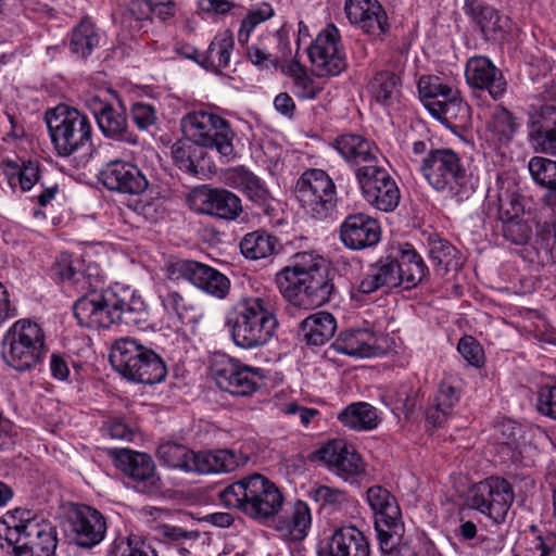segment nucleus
I'll return each mask as SVG.
<instances>
[{"label":"nucleus","instance_id":"obj_49","mask_svg":"<svg viewBox=\"0 0 556 556\" xmlns=\"http://www.w3.org/2000/svg\"><path fill=\"white\" fill-rule=\"evenodd\" d=\"M214 113L205 110L193 111L181 118V130L185 136L198 144V142H212L207 136V130L212 129V118Z\"/></svg>","mask_w":556,"mask_h":556},{"label":"nucleus","instance_id":"obj_5","mask_svg":"<svg viewBox=\"0 0 556 556\" xmlns=\"http://www.w3.org/2000/svg\"><path fill=\"white\" fill-rule=\"evenodd\" d=\"M226 326L237 346L252 350L264 346L273 339L278 320L268 301L248 298L227 315Z\"/></svg>","mask_w":556,"mask_h":556},{"label":"nucleus","instance_id":"obj_20","mask_svg":"<svg viewBox=\"0 0 556 556\" xmlns=\"http://www.w3.org/2000/svg\"><path fill=\"white\" fill-rule=\"evenodd\" d=\"M99 179L106 189L131 195L142 194L149 187V180L138 165L124 160L106 163Z\"/></svg>","mask_w":556,"mask_h":556},{"label":"nucleus","instance_id":"obj_62","mask_svg":"<svg viewBox=\"0 0 556 556\" xmlns=\"http://www.w3.org/2000/svg\"><path fill=\"white\" fill-rule=\"evenodd\" d=\"M536 237L539 247L548 262L556 265V222L539 224Z\"/></svg>","mask_w":556,"mask_h":556},{"label":"nucleus","instance_id":"obj_18","mask_svg":"<svg viewBox=\"0 0 556 556\" xmlns=\"http://www.w3.org/2000/svg\"><path fill=\"white\" fill-rule=\"evenodd\" d=\"M72 541L79 547L92 548L105 538L108 523L105 516L88 505H77L67 517Z\"/></svg>","mask_w":556,"mask_h":556},{"label":"nucleus","instance_id":"obj_34","mask_svg":"<svg viewBox=\"0 0 556 556\" xmlns=\"http://www.w3.org/2000/svg\"><path fill=\"white\" fill-rule=\"evenodd\" d=\"M337 330V320L331 313L316 312L300 324L302 340L314 346H319L332 339Z\"/></svg>","mask_w":556,"mask_h":556},{"label":"nucleus","instance_id":"obj_61","mask_svg":"<svg viewBox=\"0 0 556 556\" xmlns=\"http://www.w3.org/2000/svg\"><path fill=\"white\" fill-rule=\"evenodd\" d=\"M151 18V2H131L122 15V24L131 30H140L143 23Z\"/></svg>","mask_w":556,"mask_h":556},{"label":"nucleus","instance_id":"obj_43","mask_svg":"<svg viewBox=\"0 0 556 556\" xmlns=\"http://www.w3.org/2000/svg\"><path fill=\"white\" fill-rule=\"evenodd\" d=\"M459 401V391L448 381L443 380L428 409L427 418L433 426H442Z\"/></svg>","mask_w":556,"mask_h":556},{"label":"nucleus","instance_id":"obj_60","mask_svg":"<svg viewBox=\"0 0 556 556\" xmlns=\"http://www.w3.org/2000/svg\"><path fill=\"white\" fill-rule=\"evenodd\" d=\"M274 15V9L268 3H262L260 7L252 9L243 18L238 31V41L245 45L249 41L253 29L261 23L267 21Z\"/></svg>","mask_w":556,"mask_h":556},{"label":"nucleus","instance_id":"obj_14","mask_svg":"<svg viewBox=\"0 0 556 556\" xmlns=\"http://www.w3.org/2000/svg\"><path fill=\"white\" fill-rule=\"evenodd\" d=\"M165 273L169 280H187L217 299H224L229 293V279L217 269L197 261H169L165 265Z\"/></svg>","mask_w":556,"mask_h":556},{"label":"nucleus","instance_id":"obj_21","mask_svg":"<svg viewBox=\"0 0 556 556\" xmlns=\"http://www.w3.org/2000/svg\"><path fill=\"white\" fill-rule=\"evenodd\" d=\"M465 78L470 88L488 91L493 100L503 98L507 90V81L502 71L484 55H475L467 60Z\"/></svg>","mask_w":556,"mask_h":556},{"label":"nucleus","instance_id":"obj_40","mask_svg":"<svg viewBox=\"0 0 556 556\" xmlns=\"http://www.w3.org/2000/svg\"><path fill=\"white\" fill-rule=\"evenodd\" d=\"M52 274L55 278L78 292L87 291L90 288V281L83 271V264L78 258L71 254L62 253L52 265Z\"/></svg>","mask_w":556,"mask_h":556},{"label":"nucleus","instance_id":"obj_11","mask_svg":"<svg viewBox=\"0 0 556 556\" xmlns=\"http://www.w3.org/2000/svg\"><path fill=\"white\" fill-rule=\"evenodd\" d=\"M211 371L217 387L235 396L252 395L264 379L262 369L244 365L226 354L214 356Z\"/></svg>","mask_w":556,"mask_h":556},{"label":"nucleus","instance_id":"obj_9","mask_svg":"<svg viewBox=\"0 0 556 556\" xmlns=\"http://www.w3.org/2000/svg\"><path fill=\"white\" fill-rule=\"evenodd\" d=\"M47 353L41 327L28 319L15 321L3 338V357L9 366L26 371L39 364Z\"/></svg>","mask_w":556,"mask_h":556},{"label":"nucleus","instance_id":"obj_56","mask_svg":"<svg viewBox=\"0 0 556 556\" xmlns=\"http://www.w3.org/2000/svg\"><path fill=\"white\" fill-rule=\"evenodd\" d=\"M418 91L425 106L429 110V103L441 102L453 97L454 89L443 84L438 76H422L418 80Z\"/></svg>","mask_w":556,"mask_h":556},{"label":"nucleus","instance_id":"obj_7","mask_svg":"<svg viewBox=\"0 0 556 556\" xmlns=\"http://www.w3.org/2000/svg\"><path fill=\"white\" fill-rule=\"evenodd\" d=\"M45 121L58 155L70 156L91 144V122L76 108L59 104L46 112Z\"/></svg>","mask_w":556,"mask_h":556},{"label":"nucleus","instance_id":"obj_39","mask_svg":"<svg viewBox=\"0 0 556 556\" xmlns=\"http://www.w3.org/2000/svg\"><path fill=\"white\" fill-rule=\"evenodd\" d=\"M399 278L404 289H412L419 285L426 277L428 268L422 257L412 248L405 244L401 249V258L397 260Z\"/></svg>","mask_w":556,"mask_h":556},{"label":"nucleus","instance_id":"obj_44","mask_svg":"<svg viewBox=\"0 0 556 556\" xmlns=\"http://www.w3.org/2000/svg\"><path fill=\"white\" fill-rule=\"evenodd\" d=\"M212 119V129L206 131L212 142H198L197 146L201 149L216 150L224 157L232 156L235 152L232 144L235 134L229 123L215 113Z\"/></svg>","mask_w":556,"mask_h":556},{"label":"nucleus","instance_id":"obj_38","mask_svg":"<svg viewBox=\"0 0 556 556\" xmlns=\"http://www.w3.org/2000/svg\"><path fill=\"white\" fill-rule=\"evenodd\" d=\"M430 114L450 126H464L469 121V105L457 96V91H453V97L444 99L441 102L429 103Z\"/></svg>","mask_w":556,"mask_h":556},{"label":"nucleus","instance_id":"obj_47","mask_svg":"<svg viewBox=\"0 0 556 556\" xmlns=\"http://www.w3.org/2000/svg\"><path fill=\"white\" fill-rule=\"evenodd\" d=\"M519 123L514 114L503 106H497L493 111L490 121L486 124V129L491 139L506 144L514 138Z\"/></svg>","mask_w":556,"mask_h":556},{"label":"nucleus","instance_id":"obj_54","mask_svg":"<svg viewBox=\"0 0 556 556\" xmlns=\"http://www.w3.org/2000/svg\"><path fill=\"white\" fill-rule=\"evenodd\" d=\"M173 159L179 169L197 176L203 166L200 161L203 159L204 152L199 146L193 143H176L172 150Z\"/></svg>","mask_w":556,"mask_h":556},{"label":"nucleus","instance_id":"obj_41","mask_svg":"<svg viewBox=\"0 0 556 556\" xmlns=\"http://www.w3.org/2000/svg\"><path fill=\"white\" fill-rule=\"evenodd\" d=\"M159 299L169 318H177L182 324L195 319V306L191 299L184 296L178 290L164 286L159 289Z\"/></svg>","mask_w":556,"mask_h":556},{"label":"nucleus","instance_id":"obj_35","mask_svg":"<svg viewBox=\"0 0 556 556\" xmlns=\"http://www.w3.org/2000/svg\"><path fill=\"white\" fill-rule=\"evenodd\" d=\"M464 11L479 26L485 39H495L502 31L500 13L482 0H465Z\"/></svg>","mask_w":556,"mask_h":556},{"label":"nucleus","instance_id":"obj_29","mask_svg":"<svg viewBox=\"0 0 556 556\" xmlns=\"http://www.w3.org/2000/svg\"><path fill=\"white\" fill-rule=\"evenodd\" d=\"M397 258L387 255L381 256L370 264L362 277L357 290L363 294H371L379 290H390L401 286L397 274Z\"/></svg>","mask_w":556,"mask_h":556},{"label":"nucleus","instance_id":"obj_36","mask_svg":"<svg viewBox=\"0 0 556 556\" xmlns=\"http://www.w3.org/2000/svg\"><path fill=\"white\" fill-rule=\"evenodd\" d=\"M338 420L356 431H370L378 427L380 417L376 407L367 402H355L338 414Z\"/></svg>","mask_w":556,"mask_h":556},{"label":"nucleus","instance_id":"obj_25","mask_svg":"<svg viewBox=\"0 0 556 556\" xmlns=\"http://www.w3.org/2000/svg\"><path fill=\"white\" fill-rule=\"evenodd\" d=\"M318 556H370L369 541L355 526H342L320 545Z\"/></svg>","mask_w":556,"mask_h":556},{"label":"nucleus","instance_id":"obj_53","mask_svg":"<svg viewBox=\"0 0 556 556\" xmlns=\"http://www.w3.org/2000/svg\"><path fill=\"white\" fill-rule=\"evenodd\" d=\"M156 454L167 467L191 471L194 452L187 446L175 442H164L159 445Z\"/></svg>","mask_w":556,"mask_h":556},{"label":"nucleus","instance_id":"obj_50","mask_svg":"<svg viewBox=\"0 0 556 556\" xmlns=\"http://www.w3.org/2000/svg\"><path fill=\"white\" fill-rule=\"evenodd\" d=\"M428 248L431 262L442 275L459 266L458 252L447 240L437 236L430 237Z\"/></svg>","mask_w":556,"mask_h":556},{"label":"nucleus","instance_id":"obj_22","mask_svg":"<svg viewBox=\"0 0 556 556\" xmlns=\"http://www.w3.org/2000/svg\"><path fill=\"white\" fill-rule=\"evenodd\" d=\"M317 457L338 476L349 479L365 472V463L352 444L331 440L317 451Z\"/></svg>","mask_w":556,"mask_h":556},{"label":"nucleus","instance_id":"obj_59","mask_svg":"<svg viewBox=\"0 0 556 556\" xmlns=\"http://www.w3.org/2000/svg\"><path fill=\"white\" fill-rule=\"evenodd\" d=\"M267 39L277 43L276 52H273L275 67H281L283 72L285 67L294 61H299L296 58L298 52L294 55L292 54L289 29L285 26L279 28L274 35H267Z\"/></svg>","mask_w":556,"mask_h":556},{"label":"nucleus","instance_id":"obj_23","mask_svg":"<svg viewBox=\"0 0 556 556\" xmlns=\"http://www.w3.org/2000/svg\"><path fill=\"white\" fill-rule=\"evenodd\" d=\"M344 11L351 24L376 39H382L389 29L387 13L378 0H345Z\"/></svg>","mask_w":556,"mask_h":556},{"label":"nucleus","instance_id":"obj_31","mask_svg":"<svg viewBox=\"0 0 556 556\" xmlns=\"http://www.w3.org/2000/svg\"><path fill=\"white\" fill-rule=\"evenodd\" d=\"M528 139L535 152L556 156V108L545 105L532 117Z\"/></svg>","mask_w":556,"mask_h":556},{"label":"nucleus","instance_id":"obj_24","mask_svg":"<svg viewBox=\"0 0 556 556\" xmlns=\"http://www.w3.org/2000/svg\"><path fill=\"white\" fill-rule=\"evenodd\" d=\"M381 228L376 218L365 213L348 215L340 226V240L350 250H364L378 244Z\"/></svg>","mask_w":556,"mask_h":556},{"label":"nucleus","instance_id":"obj_46","mask_svg":"<svg viewBox=\"0 0 556 556\" xmlns=\"http://www.w3.org/2000/svg\"><path fill=\"white\" fill-rule=\"evenodd\" d=\"M283 74L292 78V92L300 100H314L323 91L313 77H311L305 66L300 61H294L283 68Z\"/></svg>","mask_w":556,"mask_h":556},{"label":"nucleus","instance_id":"obj_52","mask_svg":"<svg viewBox=\"0 0 556 556\" xmlns=\"http://www.w3.org/2000/svg\"><path fill=\"white\" fill-rule=\"evenodd\" d=\"M7 172L8 182L12 189L20 187L24 192L29 191L40 179L39 163L37 161H23L17 163H8Z\"/></svg>","mask_w":556,"mask_h":556},{"label":"nucleus","instance_id":"obj_13","mask_svg":"<svg viewBox=\"0 0 556 556\" xmlns=\"http://www.w3.org/2000/svg\"><path fill=\"white\" fill-rule=\"evenodd\" d=\"M313 72L318 77L338 76L346 68L340 30L334 24L321 29L307 48Z\"/></svg>","mask_w":556,"mask_h":556},{"label":"nucleus","instance_id":"obj_10","mask_svg":"<svg viewBox=\"0 0 556 556\" xmlns=\"http://www.w3.org/2000/svg\"><path fill=\"white\" fill-rule=\"evenodd\" d=\"M295 197L305 213L313 219L331 217L337 205V189L333 180L323 169L305 170L296 181Z\"/></svg>","mask_w":556,"mask_h":556},{"label":"nucleus","instance_id":"obj_26","mask_svg":"<svg viewBox=\"0 0 556 556\" xmlns=\"http://www.w3.org/2000/svg\"><path fill=\"white\" fill-rule=\"evenodd\" d=\"M332 147L355 170L363 166L380 164V151L376 143L358 134H343L332 142Z\"/></svg>","mask_w":556,"mask_h":556},{"label":"nucleus","instance_id":"obj_8","mask_svg":"<svg viewBox=\"0 0 556 556\" xmlns=\"http://www.w3.org/2000/svg\"><path fill=\"white\" fill-rule=\"evenodd\" d=\"M367 501L375 510V530L382 555L402 556L407 547L395 497L387 489L374 485L367 491Z\"/></svg>","mask_w":556,"mask_h":556},{"label":"nucleus","instance_id":"obj_19","mask_svg":"<svg viewBox=\"0 0 556 556\" xmlns=\"http://www.w3.org/2000/svg\"><path fill=\"white\" fill-rule=\"evenodd\" d=\"M111 454L116 467L135 483L138 490L151 492L159 488L160 479L150 455L129 448H116Z\"/></svg>","mask_w":556,"mask_h":556},{"label":"nucleus","instance_id":"obj_32","mask_svg":"<svg viewBox=\"0 0 556 556\" xmlns=\"http://www.w3.org/2000/svg\"><path fill=\"white\" fill-rule=\"evenodd\" d=\"M249 457L231 450H216L193 454L191 471L198 473H219L235 471L248 463Z\"/></svg>","mask_w":556,"mask_h":556},{"label":"nucleus","instance_id":"obj_42","mask_svg":"<svg viewBox=\"0 0 556 556\" xmlns=\"http://www.w3.org/2000/svg\"><path fill=\"white\" fill-rule=\"evenodd\" d=\"M525 205L522 198L517 192L503 191L496 199L488 201V215L494 216L502 225L504 223L523 217Z\"/></svg>","mask_w":556,"mask_h":556},{"label":"nucleus","instance_id":"obj_3","mask_svg":"<svg viewBox=\"0 0 556 556\" xmlns=\"http://www.w3.org/2000/svg\"><path fill=\"white\" fill-rule=\"evenodd\" d=\"M419 170L433 190L457 204L475 192L473 175L464 157L453 149L429 150L420 161Z\"/></svg>","mask_w":556,"mask_h":556},{"label":"nucleus","instance_id":"obj_51","mask_svg":"<svg viewBox=\"0 0 556 556\" xmlns=\"http://www.w3.org/2000/svg\"><path fill=\"white\" fill-rule=\"evenodd\" d=\"M277 240L264 231L247 233L241 242V253L250 260H260L270 256L276 250Z\"/></svg>","mask_w":556,"mask_h":556},{"label":"nucleus","instance_id":"obj_58","mask_svg":"<svg viewBox=\"0 0 556 556\" xmlns=\"http://www.w3.org/2000/svg\"><path fill=\"white\" fill-rule=\"evenodd\" d=\"M528 169L536 185L543 188L556 186V161L533 156L528 162Z\"/></svg>","mask_w":556,"mask_h":556},{"label":"nucleus","instance_id":"obj_28","mask_svg":"<svg viewBox=\"0 0 556 556\" xmlns=\"http://www.w3.org/2000/svg\"><path fill=\"white\" fill-rule=\"evenodd\" d=\"M332 348L338 353L354 357H372L383 353L379 337L365 328L342 331L332 343Z\"/></svg>","mask_w":556,"mask_h":556},{"label":"nucleus","instance_id":"obj_27","mask_svg":"<svg viewBox=\"0 0 556 556\" xmlns=\"http://www.w3.org/2000/svg\"><path fill=\"white\" fill-rule=\"evenodd\" d=\"M273 529L285 541L304 540L312 527V511L307 503L296 501L282 515L274 517Z\"/></svg>","mask_w":556,"mask_h":556},{"label":"nucleus","instance_id":"obj_2","mask_svg":"<svg viewBox=\"0 0 556 556\" xmlns=\"http://www.w3.org/2000/svg\"><path fill=\"white\" fill-rule=\"evenodd\" d=\"M275 283L288 303L303 309L325 305L334 290L325 260L312 251L294 254L276 274Z\"/></svg>","mask_w":556,"mask_h":556},{"label":"nucleus","instance_id":"obj_30","mask_svg":"<svg viewBox=\"0 0 556 556\" xmlns=\"http://www.w3.org/2000/svg\"><path fill=\"white\" fill-rule=\"evenodd\" d=\"M26 540L18 545L20 556H52L56 548L55 528L46 520L28 519L24 527Z\"/></svg>","mask_w":556,"mask_h":556},{"label":"nucleus","instance_id":"obj_1","mask_svg":"<svg viewBox=\"0 0 556 556\" xmlns=\"http://www.w3.org/2000/svg\"><path fill=\"white\" fill-rule=\"evenodd\" d=\"M74 316L87 328H110L116 324L138 326L148 320L149 307L137 290L115 283L80 296L74 304Z\"/></svg>","mask_w":556,"mask_h":556},{"label":"nucleus","instance_id":"obj_6","mask_svg":"<svg viewBox=\"0 0 556 556\" xmlns=\"http://www.w3.org/2000/svg\"><path fill=\"white\" fill-rule=\"evenodd\" d=\"M110 362L123 377L138 383H159L167 375L162 357L132 338H122L114 342Z\"/></svg>","mask_w":556,"mask_h":556},{"label":"nucleus","instance_id":"obj_33","mask_svg":"<svg viewBox=\"0 0 556 556\" xmlns=\"http://www.w3.org/2000/svg\"><path fill=\"white\" fill-rule=\"evenodd\" d=\"M225 181L226 185L241 191L250 201L257 205H266L271 199L266 184L244 166L229 169L225 175Z\"/></svg>","mask_w":556,"mask_h":556},{"label":"nucleus","instance_id":"obj_45","mask_svg":"<svg viewBox=\"0 0 556 556\" xmlns=\"http://www.w3.org/2000/svg\"><path fill=\"white\" fill-rule=\"evenodd\" d=\"M155 536L164 543L177 547L179 554L189 556L191 549L197 544L200 532L195 530H186L172 525H159L154 529Z\"/></svg>","mask_w":556,"mask_h":556},{"label":"nucleus","instance_id":"obj_4","mask_svg":"<svg viewBox=\"0 0 556 556\" xmlns=\"http://www.w3.org/2000/svg\"><path fill=\"white\" fill-rule=\"evenodd\" d=\"M220 503L247 517L264 522L281 510L283 495L280 489L267 477L252 473L218 492Z\"/></svg>","mask_w":556,"mask_h":556},{"label":"nucleus","instance_id":"obj_37","mask_svg":"<svg viewBox=\"0 0 556 556\" xmlns=\"http://www.w3.org/2000/svg\"><path fill=\"white\" fill-rule=\"evenodd\" d=\"M235 41L229 30L218 33L211 41L206 51L201 52L199 63L215 72L228 67Z\"/></svg>","mask_w":556,"mask_h":556},{"label":"nucleus","instance_id":"obj_15","mask_svg":"<svg viewBox=\"0 0 556 556\" xmlns=\"http://www.w3.org/2000/svg\"><path fill=\"white\" fill-rule=\"evenodd\" d=\"M112 96H114L112 101L93 96L87 100V106L105 138L137 146L139 138L129 129L126 108L122 99L113 92Z\"/></svg>","mask_w":556,"mask_h":556},{"label":"nucleus","instance_id":"obj_12","mask_svg":"<svg viewBox=\"0 0 556 556\" xmlns=\"http://www.w3.org/2000/svg\"><path fill=\"white\" fill-rule=\"evenodd\" d=\"M355 178L364 200L374 208L389 213L400 204L401 191L395 179L381 164L363 166L355 170Z\"/></svg>","mask_w":556,"mask_h":556},{"label":"nucleus","instance_id":"obj_48","mask_svg":"<svg viewBox=\"0 0 556 556\" xmlns=\"http://www.w3.org/2000/svg\"><path fill=\"white\" fill-rule=\"evenodd\" d=\"M402 81L399 75L390 71L378 72L370 81V92L375 100L383 105L397 101Z\"/></svg>","mask_w":556,"mask_h":556},{"label":"nucleus","instance_id":"obj_64","mask_svg":"<svg viewBox=\"0 0 556 556\" xmlns=\"http://www.w3.org/2000/svg\"><path fill=\"white\" fill-rule=\"evenodd\" d=\"M131 121L136 127L141 130H149L156 125L157 111L153 104L146 102H136L130 110Z\"/></svg>","mask_w":556,"mask_h":556},{"label":"nucleus","instance_id":"obj_17","mask_svg":"<svg viewBox=\"0 0 556 556\" xmlns=\"http://www.w3.org/2000/svg\"><path fill=\"white\" fill-rule=\"evenodd\" d=\"M188 201L194 212L226 222L236 220L243 213L241 199L225 188H195Z\"/></svg>","mask_w":556,"mask_h":556},{"label":"nucleus","instance_id":"obj_57","mask_svg":"<svg viewBox=\"0 0 556 556\" xmlns=\"http://www.w3.org/2000/svg\"><path fill=\"white\" fill-rule=\"evenodd\" d=\"M527 549L538 553L539 556H556V534L543 533L536 526H530L525 533Z\"/></svg>","mask_w":556,"mask_h":556},{"label":"nucleus","instance_id":"obj_55","mask_svg":"<svg viewBox=\"0 0 556 556\" xmlns=\"http://www.w3.org/2000/svg\"><path fill=\"white\" fill-rule=\"evenodd\" d=\"M99 45V35L89 20H83L72 34L71 50L79 58L88 56Z\"/></svg>","mask_w":556,"mask_h":556},{"label":"nucleus","instance_id":"obj_63","mask_svg":"<svg viewBox=\"0 0 556 556\" xmlns=\"http://www.w3.org/2000/svg\"><path fill=\"white\" fill-rule=\"evenodd\" d=\"M503 237L514 244H527L532 236L530 225L520 217L501 225Z\"/></svg>","mask_w":556,"mask_h":556},{"label":"nucleus","instance_id":"obj_16","mask_svg":"<svg viewBox=\"0 0 556 556\" xmlns=\"http://www.w3.org/2000/svg\"><path fill=\"white\" fill-rule=\"evenodd\" d=\"M514 498V490L507 480L490 477L473 485L470 506L500 523L505 520Z\"/></svg>","mask_w":556,"mask_h":556}]
</instances>
